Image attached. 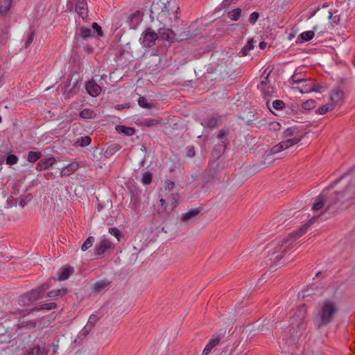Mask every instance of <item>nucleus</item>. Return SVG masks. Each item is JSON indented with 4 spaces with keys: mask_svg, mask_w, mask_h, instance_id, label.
<instances>
[{
    "mask_svg": "<svg viewBox=\"0 0 355 355\" xmlns=\"http://www.w3.org/2000/svg\"><path fill=\"white\" fill-rule=\"evenodd\" d=\"M296 129L294 128H288L284 132V137H295V135H297L295 133Z\"/></svg>",
    "mask_w": 355,
    "mask_h": 355,
    "instance_id": "obj_44",
    "label": "nucleus"
},
{
    "mask_svg": "<svg viewBox=\"0 0 355 355\" xmlns=\"http://www.w3.org/2000/svg\"><path fill=\"white\" fill-rule=\"evenodd\" d=\"M116 130L119 132L125 133L126 135H132L135 133V130L132 128H125V126H118Z\"/></svg>",
    "mask_w": 355,
    "mask_h": 355,
    "instance_id": "obj_39",
    "label": "nucleus"
},
{
    "mask_svg": "<svg viewBox=\"0 0 355 355\" xmlns=\"http://www.w3.org/2000/svg\"><path fill=\"white\" fill-rule=\"evenodd\" d=\"M220 338L218 335H214L203 350V355H209L211 349L220 342Z\"/></svg>",
    "mask_w": 355,
    "mask_h": 355,
    "instance_id": "obj_19",
    "label": "nucleus"
},
{
    "mask_svg": "<svg viewBox=\"0 0 355 355\" xmlns=\"http://www.w3.org/2000/svg\"><path fill=\"white\" fill-rule=\"evenodd\" d=\"M12 0H0V13L5 14L10 8Z\"/></svg>",
    "mask_w": 355,
    "mask_h": 355,
    "instance_id": "obj_25",
    "label": "nucleus"
},
{
    "mask_svg": "<svg viewBox=\"0 0 355 355\" xmlns=\"http://www.w3.org/2000/svg\"><path fill=\"white\" fill-rule=\"evenodd\" d=\"M18 162V157L15 155H9L6 157V164L12 165L17 164Z\"/></svg>",
    "mask_w": 355,
    "mask_h": 355,
    "instance_id": "obj_42",
    "label": "nucleus"
},
{
    "mask_svg": "<svg viewBox=\"0 0 355 355\" xmlns=\"http://www.w3.org/2000/svg\"><path fill=\"white\" fill-rule=\"evenodd\" d=\"M49 288V285L44 284L40 287L32 290L31 291L24 295L21 297L23 300H28L29 302H34L40 298L44 292Z\"/></svg>",
    "mask_w": 355,
    "mask_h": 355,
    "instance_id": "obj_10",
    "label": "nucleus"
},
{
    "mask_svg": "<svg viewBox=\"0 0 355 355\" xmlns=\"http://www.w3.org/2000/svg\"><path fill=\"white\" fill-rule=\"evenodd\" d=\"M153 175L150 172H145L142 175V182L144 184H149L152 182Z\"/></svg>",
    "mask_w": 355,
    "mask_h": 355,
    "instance_id": "obj_40",
    "label": "nucleus"
},
{
    "mask_svg": "<svg viewBox=\"0 0 355 355\" xmlns=\"http://www.w3.org/2000/svg\"><path fill=\"white\" fill-rule=\"evenodd\" d=\"M316 106V102L313 99L308 100L305 102H304L302 105V107L304 110H311L313 109Z\"/></svg>",
    "mask_w": 355,
    "mask_h": 355,
    "instance_id": "obj_36",
    "label": "nucleus"
},
{
    "mask_svg": "<svg viewBox=\"0 0 355 355\" xmlns=\"http://www.w3.org/2000/svg\"><path fill=\"white\" fill-rule=\"evenodd\" d=\"M96 320V318L95 315H91L89 319V322L93 323L95 322Z\"/></svg>",
    "mask_w": 355,
    "mask_h": 355,
    "instance_id": "obj_56",
    "label": "nucleus"
},
{
    "mask_svg": "<svg viewBox=\"0 0 355 355\" xmlns=\"http://www.w3.org/2000/svg\"><path fill=\"white\" fill-rule=\"evenodd\" d=\"M315 218V217H313L303 224L299 230L293 232L287 237L283 239L277 243L272 244L269 247H273V251L271 252V254L275 255V259L280 260L283 257L282 254L293 249L294 242L305 234L308 228L313 224Z\"/></svg>",
    "mask_w": 355,
    "mask_h": 355,
    "instance_id": "obj_2",
    "label": "nucleus"
},
{
    "mask_svg": "<svg viewBox=\"0 0 355 355\" xmlns=\"http://www.w3.org/2000/svg\"><path fill=\"white\" fill-rule=\"evenodd\" d=\"M159 121L155 119H151L146 121V125L147 126H153L155 125L158 124Z\"/></svg>",
    "mask_w": 355,
    "mask_h": 355,
    "instance_id": "obj_54",
    "label": "nucleus"
},
{
    "mask_svg": "<svg viewBox=\"0 0 355 355\" xmlns=\"http://www.w3.org/2000/svg\"><path fill=\"white\" fill-rule=\"evenodd\" d=\"M108 232L110 234L114 236L118 241H120V239L123 236L122 232L116 227H110L108 229Z\"/></svg>",
    "mask_w": 355,
    "mask_h": 355,
    "instance_id": "obj_38",
    "label": "nucleus"
},
{
    "mask_svg": "<svg viewBox=\"0 0 355 355\" xmlns=\"http://www.w3.org/2000/svg\"><path fill=\"white\" fill-rule=\"evenodd\" d=\"M343 197V192H333L328 198L321 194L315 198L312 209L313 211H319L326 205L325 211H327Z\"/></svg>",
    "mask_w": 355,
    "mask_h": 355,
    "instance_id": "obj_6",
    "label": "nucleus"
},
{
    "mask_svg": "<svg viewBox=\"0 0 355 355\" xmlns=\"http://www.w3.org/2000/svg\"><path fill=\"white\" fill-rule=\"evenodd\" d=\"M79 34L80 37L83 39H87L90 37L92 35V30L89 28L82 26L80 28Z\"/></svg>",
    "mask_w": 355,
    "mask_h": 355,
    "instance_id": "obj_35",
    "label": "nucleus"
},
{
    "mask_svg": "<svg viewBox=\"0 0 355 355\" xmlns=\"http://www.w3.org/2000/svg\"><path fill=\"white\" fill-rule=\"evenodd\" d=\"M340 311L338 303L331 299H326L318 305L313 316V322L317 329H320L332 323Z\"/></svg>",
    "mask_w": 355,
    "mask_h": 355,
    "instance_id": "obj_1",
    "label": "nucleus"
},
{
    "mask_svg": "<svg viewBox=\"0 0 355 355\" xmlns=\"http://www.w3.org/2000/svg\"><path fill=\"white\" fill-rule=\"evenodd\" d=\"M220 121V117H207L202 121L201 124L205 128H214L218 126Z\"/></svg>",
    "mask_w": 355,
    "mask_h": 355,
    "instance_id": "obj_21",
    "label": "nucleus"
},
{
    "mask_svg": "<svg viewBox=\"0 0 355 355\" xmlns=\"http://www.w3.org/2000/svg\"><path fill=\"white\" fill-rule=\"evenodd\" d=\"M258 87L265 96H271L275 92L274 88L270 84L264 86H258Z\"/></svg>",
    "mask_w": 355,
    "mask_h": 355,
    "instance_id": "obj_26",
    "label": "nucleus"
},
{
    "mask_svg": "<svg viewBox=\"0 0 355 355\" xmlns=\"http://www.w3.org/2000/svg\"><path fill=\"white\" fill-rule=\"evenodd\" d=\"M115 244L106 238H102L94 247V254L96 256H103L107 252L114 250Z\"/></svg>",
    "mask_w": 355,
    "mask_h": 355,
    "instance_id": "obj_8",
    "label": "nucleus"
},
{
    "mask_svg": "<svg viewBox=\"0 0 355 355\" xmlns=\"http://www.w3.org/2000/svg\"><path fill=\"white\" fill-rule=\"evenodd\" d=\"M270 72H271V71H270H270H268V68H267V69H266L263 71V73H262V75H261V78H264V76L268 77V76H269V75H270Z\"/></svg>",
    "mask_w": 355,
    "mask_h": 355,
    "instance_id": "obj_55",
    "label": "nucleus"
},
{
    "mask_svg": "<svg viewBox=\"0 0 355 355\" xmlns=\"http://www.w3.org/2000/svg\"><path fill=\"white\" fill-rule=\"evenodd\" d=\"M304 79L303 78H299L297 77V75H293L291 79L289 80V83H291V85H297V86H298L302 80H304Z\"/></svg>",
    "mask_w": 355,
    "mask_h": 355,
    "instance_id": "obj_45",
    "label": "nucleus"
},
{
    "mask_svg": "<svg viewBox=\"0 0 355 355\" xmlns=\"http://www.w3.org/2000/svg\"><path fill=\"white\" fill-rule=\"evenodd\" d=\"M303 136L302 135H295V137L292 138H288L282 141H281L279 144L274 146L271 150L270 152L272 154H275L277 153H279L284 150H286L295 144H297L302 139Z\"/></svg>",
    "mask_w": 355,
    "mask_h": 355,
    "instance_id": "obj_7",
    "label": "nucleus"
},
{
    "mask_svg": "<svg viewBox=\"0 0 355 355\" xmlns=\"http://www.w3.org/2000/svg\"><path fill=\"white\" fill-rule=\"evenodd\" d=\"M110 284V282L106 280H100L94 284V289L95 291H100L106 288Z\"/></svg>",
    "mask_w": 355,
    "mask_h": 355,
    "instance_id": "obj_33",
    "label": "nucleus"
},
{
    "mask_svg": "<svg viewBox=\"0 0 355 355\" xmlns=\"http://www.w3.org/2000/svg\"><path fill=\"white\" fill-rule=\"evenodd\" d=\"M73 269L71 267H64L60 269L58 272V279L60 281L67 279L72 274Z\"/></svg>",
    "mask_w": 355,
    "mask_h": 355,
    "instance_id": "obj_22",
    "label": "nucleus"
},
{
    "mask_svg": "<svg viewBox=\"0 0 355 355\" xmlns=\"http://www.w3.org/2000/svg\"><path fill=\"white\" fill-rule=\"evenodd\" d=\"M86 89L88 94L94 97L98 96L101 92V87L93 80L86 84Z\"/></svg>",
    "mask_w": 355,
    "mask_h": 355,
    "instance_id": "obj_14",
    "label": "nucleus"
},
{
    "mask_svg": "<svg viewBox=\"0 0 355 355\" xmlns=\"http://www.w3.org/2000/svg\"><path fill=\"white\" fill-rule=\"evenodd\" d=\"M261 83L258 86H264L269 84L268 77L264 76V78H261Z\"/></svg>",
    "mask_w": 355,
    "mask_h": 355,
    "instance_id": "obj_53",
    "label": "nucleus"
},
{
    "mask_svg": "<svg viewBox=\"0 0 355 355\" xmlns=\"http://www.w3.org/2000/svg\"><path fill=\"white\" fill-rule=\"evenodd\" d=\"M241 14V10L240 8L234 9L227 13V16L230 19L233 21H237Z\"/></svg>",
    "mask_w": 355,
    "mask_h": 355,
    "instance_id": "obj_31",
    "label": "nucleus"
},
{
    "mask_svg": "<svg viewBox=\"0 0 355 355\" xmlns=\"http://www.w3.org/2000/svg\"><path fill=\"white\" fill-rule=\"evenodd\" d=\"M259 17V14L257 12H252L249 17V22L251 24H254Z\"/></svg>",
    "mask_w": 355,
    "mask_h": 355,
    "instance_id": "obj_48",
    "label": "nucleus"
},
{
    "mask_svg": "<svg viewBox=\"0 0 355 355\" xmlns=\"http://www.w3.org/2000/svg\"><path fill=\"white\" fill-rule=\"evenodd\" d=\"M92 26L94 31L96 32L98 36L102 37L103 35L101 27L96 22H94Z\"/></svg>",
    "mask_w": 355,
    "mask_h": 355,
    "instance_id": "obj_47",
    "label": "nucleus"
},
{
    "mask_svg": "<svg viewBox=\"0 0 355 355\" xmlns=\"http://www.w3.org/2000/svg\"><path fill=\"white\" fill-rule=\"evenodd\" d=\"M42 157V153L39 151H30L28 153L27 160L31 163H34Z\"/></svg>",
    "mask_w": 355,
    "mask_h": 355,
    "instance_id": "obj_27",
    "label": "nucleus"
},
{
    "mask_svg": "<svg viewBox=\"0 0 355 355\" xmlns=\"http://www.w3.org/2000/svg\"><path fill=\"white\" fill-rule=\"evenodd\" d=\"M266 43L265 42H261L259 43V47L261 49H263L266 47Z\"/></svg>",
    "mask_w": 355,
    "mask_h": 355,
    "instance_id": "obj_57",
    "label": "nucleus"
},
{
    "mask_svg": "<svg viewBox=\"0 0 355 355\" xmlns=\"http://www.w3.org/2000/svg\"><path fill=\"white\" fill-rule=\"evenodd\" d=\"M143 19V13L137 10L132 14L129 17L130 26L135 29Z\"/></svg>",
    "mask_w": 355,
    "mask_h": 355,
    "instance_id": "obj_15",
    "label": "nucleus"
},
{
    "mask_svg": "<svg viewBox=\"0 0 355 355\" xmlns=\"http://www.w3.org/2000/svg\"><path fill=\"white\" fill-rule=\"evenodd\" d=\"M142 44L145 47H152L155 42L158 39V34L148 28L143 33Z\"/></svg>",
    "mask_w": 355,
    "mask_h": 355,
    "instance_id": "obj_11",
    "label": "nucleus"
},
{
    "mask_svg": "<svg viewBox=\"0 0 355 355\" xmlns=\"http://www.w3.org/2000/svg\"><path fill=\"white\" fill-rule=\"evenodd\" d=\"M80 116L83 119H90L96 116V114L92 110L84 109L80 112Z\"/></svg>",
    "mask_w": 355,
    "mask_h": 355,
    "instance_id": "obj_28",
    "label": "nucleus"
},
{
    "mask_svg": "<svg viewBox=\"0 0 355 355\" xmlns=\"http://www.w3.org/2000/svg\"><path fill=\"white\" fill-rule=\"evenodd\" d=\"M76 11L83 19L87 17V4L85 0H78Z\"/></svg>",
    "mask_w": 355,
    "mask_h": 355,
    "instance_id": "obj_17",
    "label": "nucleus"
},
{
    "mask_svg": "<svg viewBox=\"0 0 355 355\" xmlns=\"http://www.w3.org/2000/svg\"><path fill=\"white\" fill-rule=\"evenodd\" d=\"M139 105L144 108H150V105L148 103L147 99L143 96H140L138 99Z\"/></svg>",
    "mask_w": 355,
    "mask_h": 355,
    "instance_id": "obj_43",
    "label": "nucleus"
},
{
    "mask_svg": "<svg viewBox=\"0 0 355 355\" xmlns=\"http://www.w3.org/2000/svg\"><path fill=\"white\" fill-rule=\"evenodd\" d=\"M179 7L175 4V1H169L162 9L157 15V20L161 24L165 26H171L174 21L179 19L178 11Z\"/></svg>",
    "mask_w": 355,
    "mask_h": 355,
    "instance_id": "obj_4",
    "label": "nucleus"
},
{
    "mask_svg": "<svg viewBox=\"0 0 355 355\" xmlns=\"http://www.w3.org/2000/svg\"><path fill=\"white\" fill-rule=\"evenodd\" d=\"M175 184L173 181L166 180L164 182V188L160 191V193H164L165 192L168 193H173V191L175 188Z\"/></svg>",
    "mask_w": 355,
    "mask_h": 355,
    "instance_id": "obj_24",
    "label": "nucleus"
},
{
    "mask_svg": "<svg viewBox=\"0 0 355 355\" xmlns=\"http://www.w3.org/2000/svg\"><path fill=\"white\" fill-rule=\"evenodd\" d=\"M78 164L76 162H71L67 165L65 167L62 168L60 171V176H69L71 174L76 172L78 168Z\"/></svg>",
    "mask_w": 355,
    "mask_h": 355,
    "instance_id": "obj_20",
    "label": "nucleus"
},
{
    "mask_svg": "<svg viewBox=\"0 0 355 355\" xmlns=\"http://www.w3.org/2000/svg\"><path fill=\"white\" fill-rule=\"evenodd\" d=\"M55 161L53 157L40 160L37 164L36 169L40 171L46 170L55 164Z\"/></svg>",
    "mask_w": 355,
    "mask_h": 355,
    "instance_id": "obj_18",
    "label": "nucleus"
},
{
    "mask_svg": "<svg viewBox=\"0 0 355 355\" xmlns=\"http://www.w3.org/2000/svg\"><path fill=\"white\" fill-rule=\"evenodd\" d=\"M157 33L158 34V38L160 37L162 40L169 42H174L177 40L176 34L170 28H159Z\"/></svg>",
    "mask_w": 355,
    "mask_h": 355,
    "instance_id": "obj_12",
    "label": "nucleus"
},
{
    "mask_svg": "<svg viewBox=\"0 0 355 355\" xmlns=\"http://www.w3.org/2000/svg\"><path fill=\"white\" fill-rule=\"evenodd\" d=\"M56 307H57V304L55 302H50V303H46V304H44L40 306H36V307L33 308L31 311H40V310H43V309L51 310V309H55Z\"/></svg>",
    "mask_w": 355,
    "mask_h": 355,
    "instance_id": "obj_30",
    "label": "nucleus"
},
{
    "mask_svg": "<svg viewBox=\"0 0 355 355\" xmlns=\"http://www.w3.org/2000/svg\"><path fill=\"white\" fill-rule=\"evenodd\" d=\"M49 349L44 345L42 347L34 346L26 351L25 355H47Z\"/></svg>",
    "mask_w": 355,
    "mask_h": 355,
    "instance_id": "obj_16",
    "label": "nucleus"
},
{
    "mask_svg": "<svg viewBox=\"0 0 355 355\" xmlns=\"http://www.w3.org/2000/svg\"><path fill=\"white\" fill-rule=\"evenodd\" d=\"M94 241H95L94 237L89 236L86 239V241L83 243V244L82 245V247H81L82 250L83 251H86L87 250L90 248L92 246Z\"/></svg>",
    "mask_w": 355,
    "mask_h": 355,
    "instance_id": "obj_37",
    "label": "nucleus"
},
{
    "mask_svg": "<svg viewBox=\"0 0 355 355\" xmlns=\"http://www.w3.org/2000/svg\"><path fill=\"white\" fill-rule=\"evenodd\" d=\"M229 132L228 131L224 130V129H221L218 135H217V137L218 139H220L221 141H224L227 139V137L228 135Z\"/></svg>",
    "mask_w": 355,
    "mask_h": 355,
    "instance_id": "obj_46",
    "label": "nucleus"
},
{
    "mask_svg": "<svg viewBox=\"0 0 355 355\" xmlns=\"http://www.w3.org/2000/svg\"><path fill=\"white\" fill-rule=\"evenodd\" d=\"M199 212L200 211L198 209L191 210V211H188L187 213L182 215V220L187 221V220L193 218V217L196 216L199 214Z\"/></svg>",
    "mask_w": 355,
    "mask_h": 355,
    "instance_id": "obj_34",
    "label": "nucleus"
},
{
    "mask_svg": "<svg viewBox=\"0 0 355 355\" xmlns=\"http://www.w3.org/2000/svg\"><path fill=\"white\" fill-rule=\"evenodd\" d=\"M307 310L304 306L297 307L291 318V334L299 338L306 328L304 320L306 317Z\"/></svg>",
    "mask_w": 355,
    "mask_h": 355,
    "instance_id": "obj_3",
    "label": "nucleus"
},
{
    "mask_svg": "<svg viewBox=\"0 0 355 355\" xmlns=\"http://www.w3.org/2000/svg\"><path fill=\"white\" fill-rule=\"evenodd\" d=\"M284 103L282 101H280V100H275L272 102V107L275 109V110H281L284 107Z\"/></svg>",
    "mask_w": 355,
    "mask_h": 355,
    "instance_id": "obj_49",
    "label": "nucleus"
},
{
    "mask_svg": "<svg viewBox=\"0 0 355 355\" xmlns=\"http://www.w3.org/2000/svg\"><path fill=\"white\" fill-rule=\"evenodd\" d=\"M90 143H91V138L86 136V137H83L81 138L80 145L81 146H87Z\"/></svg>",
    "mask_w": 355,
    "mask_h": 355,
    "instance_id": "obj_50",
    "label": "nucleus"
},
{
    "mask_svg": "<svg viewBox=\"0 0 355 355\" xmlns=\"http://www.w3.org/2000/svg\"><path fill=\"white\" fill-rule=\"evenodd\" d=\"M344 92L339 88L334 89L331 91L329 98L331 103L336 106V105L343 103L344 99Z\"/></svg>",
    "mask_w": 355,
    "mask_h": 355,
    "instance_id": "obj_13",
    "label": "nucleus"
},
{
    "mask_svg": "<svg viewBox=\"0 0 355 355\" xmlns=\"http://www.w3.org/2000/svg\"><path fill=\"white\" fill-rule=\"evenodd\" d=\"M53 352L56 353L58 349V345H53Z\"/></svg>",
    "mask_w": 355,
    "mask_h": 355,
    "instance_id": "obj_58",
    "label": "nucleus"
},
{
    "mask_svg": "<svg viewBox=\"0 0 355 355\" xmlns=\"http://www.w3.org/2000/svg\"><path fill=\"white\" fill-rule=\"evenodd\" d=\"M300 37L304 41H309L314 37V32L312 31L303 32Z\"/></svg>",
    "mask_w": 355,
    "mask_h": 355,
    "instance_id": "obj_41",
    "label": "nucleus"
},
{
    "mask_svg": "<svg viewBox=\"0 0 355 355\" xmlns=\"http://www.w3.org/2000/svg\"><path fill=\"white\" fill-rule=\"evenodd\" d=\"M159 205L158 206V213H171L177 206L180 200V195L178 193H159Z\"/></svg>",
    "mask_w": 355,
    "mask_h": 355,
    "instance_id": "obj_5",
    "label": "nucleus"
},
{
    "mask_svg": "<svg viewBox=\"0 0 355 355\" xmlns=\"http://www.w3.org/2000/svg\"><path fill=\"white\" fill-rule=\"evenodd\" d=\"M254 48L252 40H249L248 43L242 48L239 54L241 56H246L248 52Z\"/></svg>",
    "mask_w": 355,
    "mask_h": 355,
    "instance_id": "obj_32",
    "label": "nucleus"
},
{
    "mask_svg": "<svg viewBox=\"0 0 355 355\" xmlns=\"http://www.w3.org/2000/svg\"><path fill=\"white\" fill-rule=\"evenodd\" d=\"M34 35H35V33L33 32H31L28 37V39L26 40V47L27 48L30 44H31L33 41V39H34Z\"/></svg>",
    "mask_w": 355,
    "mask_h": 355,
    "instance_id": "obj_52",
    "label": "nucleus"
},
{
    "mask_svg": "<svg viewBox=\"0 0 355 355\" xmlns=\"http://www.w3.org/2000/svg\"><path fill=\"white\" fill-rule=\"evenodd\" d=\"M67 293V289L66 288H58L54 289L49 291L47 294V297L51 300L55 299L57 297L60 295H64Z\"/></svg>",
    "mask_w": 355,
    "mask_h": 355,
    "instance_id": "obj_23",
    "label": "nucleus"
},
{
    "mask_svg": "<svg viewBox=\"0 0 355 355\" xmlns=\"http://www.w3.org/2000/svg\"><path fill=\"white\" fill-rule=\"evenodd\" d=\"M334 107L335 106L331 103H327L317 109L316 114H324L327 112L332 110L334 108Z\"/></svg>",
    "mask_w": 355,
    "mask_h": 355,
    "instance_id": "obj_29",
    "label": "nucleus"
},
{
    "mask_svg": "<svg viewBox=\"0 0 355 355\" xmlns=\"http://www.w3.org/2000/svg\"><path fill=\"white\" fill-rule=\"evenodd\" d=\"M281 125L276 121L272 122L270 124V130H272L274 131H278L280 130Z\"/></svg>",
    "mask_w": 355,
    "mask_h": 355,
    "instance_id": "obj_51",
    "label": "nucleus"
},
{
    "mask_svg": "<svg viewBox=\"0 0 355 355\" xmlns=\"http://www.w3.org/2000/svg\"><path fill=\"white\" fill-rule=\"evenodd\" d=\"M321 87L315 85L313 80L304 79L298 86L293 87V88L302 94H305L311 92H320V88Z\"/></svg>",
    "mask_w": 355,
    "mask_h": 355,
    "instance_id": "obj_9",
    "label": "nucleus"
}]
</instances>
